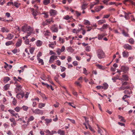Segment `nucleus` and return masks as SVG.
<instances>
[{
    "label": "nucleus",
    "mask_w": 135,
    "mask_h": 135,
    "mask_svg": "<svg viewBox=\"0 0 135 135\" xmlns=\"http://www.w3.org/2000/svg\"><path fill=\"white\" fill-rule=\"evenodd\" d=\"M22 31L25 32L26 35L29 36L33 33V28L27 25H25L22 27Z\"/></svg>",
    "instance_id": "1"
},
{
    "label": "nucleus",
    "mask_w": 135,
    "mask_h": 135,
    "mask_svg": "<svg viewBox=\"0 0 135 135\" xmlns=\"http://www.w3.org/2000/svg\"><path fill=\"white\" fill-rule=\"evenodd\" d=\"M30 94L29 93L26 92L25 94L23 91H21L19 93L17 94L16 97L18 99L23 98L25 97L24 98L25 100L27 99L28 97Z\"/></svg>",
    "instance_id": "2"
},
{
    "label": "nucleus",
    "mask_w": 135,
    "mask_h": 135,
    "mask_svg": "<svg viewBox=\"0 0 135 135\" xmlns=\"http://www.w3.org/2000/svg\"><path fill=\"white\" fill-rule=\"evenodd\" d=\"M97 54L98 57L100 59L103 58L105 57V55L104 52L101 49H99L97 51Z\"/></svg>",
    "instance_id": "3"
},
{
    "label": "nucleus",
    "mask_w": 135,
    "mask_h": 135,
    "mask_svg": "<svg viewBox=\"0 0 135 135\" xmlns=\"http://www.w3.org/2000/svg\"><path fill=\"white\" fill-rule=\"evenodd\" d=\"M122 81V85L119 87V90H124L125 89H128L130 88V86L127 85L128 83L126 81L123 82V81Z\"/></svg>",
    "instance_id": "4"
},
{
    "label": "nucleus",
    "mask_w": 135,
    "mask_h": 135,
    "mask_svg": "<svg viewBox=\"0 0 135 135\" xmlns=\"http://www.w3.org/2000/svg\"><path fill=\"white\" fill-rule=\"evenodd\" d=\"M32 110L33 113L36 114L42 115L43 114V111L41 110L38 109H36L35 110Z\"/></svg>",
    "instance_id": "5"
},
{
    "label": "nucleus",
    "mask_w": 135,
    "mask_h": 135,
    "mask_svg": "<svg viewBox=\"0 0 135 135\" xmlns=\"http://www.w3.org/2000/svg\"><path fill=\"white\" fill-rule=\"evenodd\" d=\"M16 87L15 88L16 92V93H18L19 92L22 91V86L18 84H17L16 85Z\"/></svg>",
    "instance_id": "6"
},
{
    "label": "nucleus",
    "mask_w": 135,
    "mask_h": 135,
    "mask_svg": "<svg viewBox=\"0 0 135 135\" xmlns=\"http://www.w3.org/2000/svg\"><path fill=\"white\" fill-rule=\"evenodd\" d=\"M51 29L53 32H57L58 31L57 26L56 25H52L51 27Z\"/></svg>",
    "instance_id": "7"
},
{
    "label": "nucleus",
    "mask_w": 135,
    "mask_h": 135,
    "mask_svg": "<svg viewBox=\"0 0 135 135\" xmlns=\"http://www.w3.org/2000/svg\"><path fill=\"white\" fill-rule=\"evenodd\" d=\"M121 70L124 73H127L129 70V68L127 66H123L121 67Z\"/></svg>",
    "instance_id": "8"
},
{
    "label": "nucleus",
    "mask_w": 135,
    "mask_h": 135,
    "mask_svg": "<svg viewBox=\"0 0 135 135\" xmlns=\"http://www.w3.org/2000/svg\"><path fill=\"white\" fill-rule=\"evenodd\" d=\"M50 13L51 15L54 16L57 14V11L56 10L51 9L50 11Z\"/></svg>",
    "instance_id": "9"
},
{
    "label": "nucleus",
    "mask_w": 135,
    "mask_h": 135,
    "mask_svg": "<svg viewBox=\"0 0 135 135\" xmlns=\"http://www.w3.org/2000/svg\"><path fill=\"white\" fill-rule=\"evenodd\" d=\"M104 7L102 6H97L95 8V10L96 12H98L100 11Z\"/></svg>",
    "instance_id": "10"
},
{
    "label": "nucleus",
    "mask_w": 135,
    "mask_h": 135,
    "mask_svg": "<svg viewBox=\"0 0 135 135\" xmlns=\"http://www.w3.org/2000/svg\"><path fill=\"white\" fill-rule=\"evenodd\" d=\"M31 11L32 12V14L34 16V18L36 19L37 17H36V16L38 14V12L34 10L33 9H32Z\"/></svg>",
    "instance_id": "11"
},
{
    "label": "nucleus",
    "mask_w": 135,
    "mask_h": 135,
    "mask_svg": "<svg viewBox=\"0 0 135 135\" xmlns=\"http://www.w3.org/2000/svg\"><path fill=\"white\" fill-rule=\"evenodd\" d=\"M42 84L43 85H46L47 88H50L52 90H54V89L52 88V86L51 85H49V84L46 83H45L44 82H42Z\"/></svg>",
    "instance_id": "12"
},
{
    "label": "nucleus",
    "mask_w": 135,
    "mask_h": 135,
    "mask_svg": "<svg viewBox=\"0 0 135 135\" xmlns=\"http://www.w3.org/2000/svg\"><path fill=\"white\" fill-rule=\"evenodd\" d=\"M124 48L127 49L129 50H131L132 49L131 46L128 44L124 45L123 46Z\"/></svg>",
    "instance_id": "13"
},
{
    "label": "nucleus",
    "mask_w": 135,
    "mask_h": 135,
    "mask_svg": "<svg viewBox=\"0 0 135 135\" xmlns=\"http://www.w3.org/2000/svg\"><path fill=\"white\" fill-rule=\"evenodd\" d=\"M42 42L40 40H38L36 43V44L37 47H40L41 46L42 44Z\"/></svg>",
    "instance_id": "14"
},
{
    "label": "nucleus",
    "mask_w": 135,
    "mask_h": 135,
    "mask_svg": "<svg viewBox=\"0 0 135 135\" xmlns=\"http://www.w3.org/2000/svg\"><path fill=\"white\" fill-rule=\"evenodd\" d=\"M10 80V78L8 76H5L3 78V81L5 83H6Z\"/></svg>",
    "instance_id": "15"
},
{
    "label": "nucleus",
    "mask_w": 135,
    "mask_h": 135,
    "mask_svg": "<svg viewBox=\"0 0 135 135\" xmlns=\"http://www.w3.org/2000/svg\"><path fill=\"white\" fill-rule=\"evenodd\" d=\"M123 56L124 57L127 58L129 56V53L127 51H124L122 52Z\"/></svg>",
    "instance_id": "16"
},
{
    "label": "nucleus",
    "mask_w": 135,
    "mask_h": 135,
    "mask_svg": "<svg viewBox=\"0 0 135 135\" xmlns=\"http://www.w3.org/2000/svg\"><path fill=\"white\" fill-rule=\"evenodd\" d=\"M10 86V84H7L5 85L3 87L4 90V91H6L9 89Z\"/></svg>",
    "instance_id": "17"
},
{
    "label": "nucleus",
    "mask_w": 135,
    "mask_h": 135,
    "mask_svg": "<svg viewBox=\"0 0 135 135\" xmlns=\"http://www.w3.org/2000/svg\"><path fill=\"white\" fill-rule=\"evenodd\" d=\"M106 21L105 20H101L99 21H98L97 22L98 24V25H101L104 23H105L106 22Z\"/></svg>",
    "instance_id": "18"
},
{
    "label": "nucleus",
    "mask_w": 135,
    "mask_h": 135,
    "mask_svg": "<svg viewBox=\"0 0 135 135\" xmlns=\"http://www.w3.org/2000/svg\"><path fill=\"white\" fill-rule=\"evenodd\" d=\"M128 80V77L126 75H123L122 76V78L121 79V81L124 80L125 81H127Z\"/></svg>",
    "instance_id": "19"
},
{
    "label": "nucleus",
    "mask_w": 135,
    "mask_h": 135,
    "mask_svg": "<svg viewBox=\"0 0 135 135\" xmlns=\"http://www.w3.org/2000/svg\"><path fill=\"white\" fill-rule=\"evenodd\" d=\"M22 42V41L21 40H18L16 44V47L20 46L21 45Z\"/></svg>",
    "instance_id": "20"
},
{
    "label": "nucleus",
    "mask_w": 135,
    "mask_h": 135,
    "mask_svg": "<svg viewBox=\"0 0 135 135\" xmlns=\"http://www.w3.org/2000/svg\"><path fill=\"white\" fill-rule=\"evenodd\" d=\"M127 89V90H126L124 91V93L125 94H130L132 93V92L131 89Z\"/></svg>",
    "instance_id": "21"
},
{
    "label": "nucleus",
    "mask_w": 135,
    "mask_h": 135,
    "mask_svg": "<svg viewBox=\"0 0 135 135\" xmlns=\"http://www.w3.org/2000/svg\"><path fill=\"white\" fill-rule=\"evenodd\" d=\"M106 35V34L103 33L102 35L98 34V39L99 40H102L103 37Z\"/></svg>",
    "instance_id": "22"
},
{
    "label": "nucleus",
    "mask_w": 135,
    "mask_h": 135,
    "mask_svg": "<svg viewBox=\"0 0 135 135\" xmlns=\"http://www.w3.org/2000/svg\"><path fill=\"white\" fill-rule=\"evenodd\" d=\"M13 35L11 34H9L6 38L9 40H10L12 39L13 37Z\"/></svg>",
    "instance_id": "23"
},
{
    "label": "nucleus",
    "mask_w": 135,
    "mask_h": 135,
    "mask_svg": "<svg viewBox=\"0 0 135 135\" xmlns=\"http://www.w3.org/2000/svg\"><path fill=\"white\" fill-rule=\"evenodd\" d=\"M1 31L3 32H8L9 31V30L6 28L4 27H3L1 28Z\"/></svg>",
    "instance_id": "24"
},
{
    "label": "nucleus",
    "mask_w": 135,
    "mask_h": 135,
    "mask_svg": "<svg viewBox=\"0 0 135 135\" xmlns=\"http://www.w3.org/2000/svg\"><path fill=\"white\" fill-rule=\"evenodd\" d=\"M8 111L9 112H10V113L11 114H12V115H11L12 116H13L14 115H15L16 114L15 113V112L13 110L11 109H9L8 110Z\"/></svg>",
    "instance_id": "25"
},
{
    "label": "nucleus",
    "mask_w": 135,
    "mask_h": 135,
    "mask_svg": "<svg viewBox=\"0 0 135 135\" xmlns=\"http://www.w3.org/2000/svg\"><path fill=\"white\" fill-rule=\"evenodd\" d=\"M50 0H44L43 3L45 5H47L50 3Z\"/></svg>",
    "instance_id": "26"
},
{
    "label": "nucleus",
    "mask_w": 135,
    "mask_h": 135,
    "mask_svg": "<svg viewBox=\"0 0 135 135\" xmlns=\"http://www.w3.org/2000/svg\"><path fill=\"white\" fill-rule=\"evenodd\" d=\"M45 105V104L40 103L39 104L38 107L39 108L41 109L42 108V107H44Z\"/></svg>",
    "instance_id": "27"
},
{
    "label": "nucleus",
    "mask_w": 135,
    "mask_h": 135,
    "mask_svg": "<svg viewBox=\"0 0 135 135\" xmlns=\"http://www.w3.org/2000/svg\"><path fill=\"white\" fill-rule=\"evenodd\" d=\"M124 3H125V2H128L131 3V4L132 5L134 6H135V2H133V1L131 0H124Z\"/></svg>",
    "instance_id": "28"
},
{
    "label": "nucleus",
    "mask_w": 135,
    "mask_h": 135,
    "mask_svg": "<svg viewBox=\"0 0 135 135\" xmlns=\"http://www.w3.org/2000/svg\"><path fill=\"white\" fill-rule=\"evenodd\" d=\"M87 4H84L81 6V9L83 10L85 9L87 7Z\"/></svg>",
    "instance_id": "29"
},
{
    "label": "nucleus",
    "mask_w": 135,
    "mask_h": 135,
    "mask_svg": "<svg viewBox=\"0 0 135 135\" xmlns=\"http://www.w3.org/2000/svg\"><path fill=\"white\" fill-rule=\"evenodd\" d=\"M81 30H82V29H81V28L78 30H76L75 29H74L73 30V32L74 33H78Z\"/></svg>",
    "instance_id": "30"
},
{
    "label": "nucleus",
    "mask_w": 135,
    "mask_h": 135,
    "mask_svg": "<svg viewBox=\"0 0 135 135\" xmlns=\"http://www.w3.org/2000/svg\"><path fill=\"white\" fill-rule=\"evenodd\" d=\"M37 59L38 61V62L39 63L41 64L42 65H44V62L42 59H41L39 58H37Z\"/></svg>",
    "instance_id": "31"
},
{
    "label": "nucleus",
    "mask_w": 135,
    "mask_h": 135,
    "mask_svg": "<svg viewBox=\"0 0 135 135\" xmlns=\"http://www.w3.org/2000/svg\"><path fill=\"white\" fill-rule=\"evenodd\" d=\"M14 5L17 8H18L20 5V4L17 2H15L13 3Z\"/></svg>",
    "instance_id": "32"
},
{
    "label": "nucleus",
    "mask_w": 135,
    "mask_h": 135,
    "mask_svg": "<svg viewBox=\"0 0 135 135\" xmlns=\"http://www.w3.org/2000/svg\"><path fill=\"white\" fill-rule=\"evenodd\" d=\"M57 133L60 134L61 135H64L65 132L64 131H62L60 129L59 130L57 131Z\"/></svg>",
    "instance_id": "33"
},
{
    "label": "nucleus",
    "mask_w": 135,
    "mask_h": 135,
    "mask_svg": "<svg viewBox=\"0 0 135 135\" xmlns=\"http://www.w3.org/2000/svg\"><path fill=\"white\" fill-rule=\"evenodd\" d=\"M103 88L104 89H106L108 88V85L107 83H103Z\"/></svg>",
    "instance_id": "34"
},
{
    "label": "nucleus",
    "mask_w": 135,
    "mask_h": 135,
    "mask_svg": "<svg viewBox=\"0 0 135 135\" xmlns=\"http://www.w3.org/2000/svg\"><path fill=\"white\" fill-rule=\"evenodd\" d=\"M45 132L47 133L46 135H52L51 132L48 129L46 130Z\"/></svg>",
    "instance_id": "35"
},
{
    "label": "nucleus",
    "mask_w": 135,
    "mask_h": 135,
    "mask_svg": "<svg viewBox=\"0 0 135 135\" xmlns=\"http://www.w3.org/2000/svg\"><path fill=\"white\" fill-rule=\"evenodd\" d=\"M102 27L104 29H106L108 28H109V26L107 24H104Z\"/></svg>",
    "instance_id": "36"
},
{
    "label": "nucleus",
    "mask_w": 135,
    "mask_h": 135,
    "mask_svg": "<svg viewBox=\"0 0 135 135\" xmlns=\"http://www.w3.org/2000/svg\"><path fill=\"white\" fill-rule=\"evenodd\" d=\"M46 21L47 23L49 24H51V23H53L54 22V21L52 18L47 20H46Z\"/></svg>",
    "instance_id": "37"
},
{
    "label": "nucleus",
    "mask_w": 135,
    "mask_h": 135,
    "mask_svg": "<svg viewBox=\"0 0 135 135\" xmlns=\"http://www.w3.org/2000/svg\"><path fill=\"white\" fill-rule=\"evenodd\" d=\"M22 109H23V110L25 111H26L28 109V107L25 106V105H23L22 107Z\"/></svg>",
    "instance_id": "38"
},
{
    "label": "nucleus",
    "mask_w": 135,
    "mask_h": 135,
    "mask_svg": "<svg viewBox=\"0 0 135 135\" xmlns=\"http://www.w3.org/2000/svg\"><path fill=\"white\" fill-rule=\"evenodd\" d=\"M45 121H46V123H47L48 124L52 122V120L51 119H45Z\"/></svg>",
    "instance_id": "39"
},
{
    "label": "nucleus",
    "mask_w": 135,
    "mask_h": 135,
    "mask_svg": "<svg viewBox=\"0 0 135 135\" xmlns=\"http://www.w3.org/2000/svg\"><path fill=\"white\" fill-rule=\"evenodd\" d=\"M67 50L68 52H72L74 51L73 49L71 47H69L68 48Z\"/></svg>",
    "instance_id": "40"
},
{
    "label": "nucleus",
    "mask_w": 135,
    "mask_h": 135,
    "mask_svg": "<svg viewBox=\"0 0 135 135\" xmlns=\"http://www.w3.org/2000/svg\"><path fill=\"white\" fill-rule=\"evenodd\" d=\"M59 40L60 41H61V42H60V43L61 44L64 43L65 41V39L64 38H62L60 37L59 38Z\"/></svg>",
    "instance_id": "41"
},
{
    "label": "nucleus",
    "mask_w": 135,
    "mask_h": 135,
    "mask_svg": "<svg viewBox=\"0 0 135 135\" xmlns=\"http://www.w3.org/2000/svg\"><path fill=\"white\" fill-rule=\"evenodd\" d=\"M22 109V108H20L19 107H16L14 109L17 112H18L20 111V109Z\"/></svg>",
    "instance_id": "42"
},
{
    "label": "nucleus",
    "mask_w": 135,
    "mask_h": 135,
    "mask_svg": "<svg viewBox=\"0 0 135 135\" xmlns=\"http://www.w3.org/2000/svg\"><path fill=\"white\" fill-rule=\"evenodd\" d=\"M84 21V24L86 25H90V22L88 20H85Z\"/></svg>",
    "instance_id": "43"
},
{
    "label": "nucleus",
    "mask_w": 135,
    "mask_h": 135,
    "mask_svg": "<svg viewBox=\"0 0 135 135\" xmlns=\"http://www.w3.org/2000/svg\"><path fill=\"white\" fill-rule=\"evenodd\" d=\"M97 131L98 133L100 134V135H103V131L100 128H99V129Z\"/></svg>",
    "instance_id": "44"
},
{
    "label": "nucleus",
    "mask_w": 135,
    "mask_h": 135,
    "mask_svg": "<svg viewBox=\"0 0 135 135\" xmlns=\"http://www.w3.org/2000/svg\"><path fill=\"white\" fill-rule=\"evenodd\" d=\"M71 17H70L68 15H66L64 16L63 17V18L66 20H68L70 19Z\"/></svg>",
    "instance_id": "45"
},
{
    "label": "nucleus",
    "mask_w": 135,
    "mask_h": 135,
    "mask_svg": "<svg viewBox=\"0 0 135 135\" xmlns=\"http://www.w3.org/2000/svg\"><path fill=\"white\" fill-rule=\"evenodd\" d=\"M13 42L11 41H9L6 42L5 44L7 46L9 45L12 44Z\"/></svg>",
    "instance_id": "46"
},
{
    "label": "nucleus",
    "mask_w": 135,
    "mask_h": 135,
    "mask_svg": "<svg viewBox=\"0 0 135 135\" xmlns=\"http://www.w3.org/2000/svg\"><path fill=\"white\" fill-rule=\"evenodd\" d=\"M96 0V2L95 3H94V4H92L91 5V6H90V7H91V8H92L94 6V5L97 4L99 3V0Z\"/></svg>",
    "instance_id": "47"
},
{
    "label": "nucleus",
    "mask_w": 135,
    "mask_h": 135,
    "mask_svg": "<svg viewBox=\"0 0 135 135\" xmlns=\"http://www.w3.org/2000/svg\"><path fill=\"white\" fill-rule=\"evenodd\" d=\"M129 42L131 44H133L134 43V41L132 38H130L129 40Z\"/></svg>",
    "instance_id": "48"
},
{
    "label": "nucleus",
    "mask_w": 135,
    "mask_h": 135,
    "mask_svg": "<svg viewBox=\"0 0 135 135\" xmlns=\"http://www.w3.org/2000/svg\"><path fill=\"white\" fill-rule=\"evenodd\" d=\"M42 14H43L44 15V17L45 18H47L48 16V13L47 12H45L42 13Z\"/></svg>",
    "instance_id": "49"
},
{
    "label": "nucleus",
    "mask_w": 135,
    "mask_h": 135,
    "mask_svg": "<svg viewBox=\"0 0 135 135\" xmlns=\"http://www.w3.org/2000/svg\"><path fill=\"white\" fill-rule=\"evenodd\" d=\"M10 1H12V2H9L7 3V5L8 6H11V5H13L14 4L12 1V0H10Z\"/></svg>",
    "instance_id": "50"
},
{
    "label": "nucleus",
    "mask_w": 135,
    "mask_h": 135,
    "mask_svg": "<svg viewBox=\"0 0 135 135\" xmlns=\"http://www.w3.org/2000/svg\"><path fill=\"white\" fill-rule=\"evenodd\" d=\"M80 82L78 81H76L75 82V84L78 86H79L80 87H81V85L80 84Z\"/></svg>",
    "instance_id": "51"
},
{
    "label": "nucleus",
    "mask_w": 135,
    "mask_h": 135,
    "mask_svg": "<svg viewBox=\"0 0 135 135\" xmlns=\"http://www.w3.org/2000/svg\"><path fill=\"white\" fill-rule=\"evenodd\" d=\"M17 103V100L15 98H14L13 99V101H12L13 104L15 105Z\"/></svg>",
    "instance_id": "52"
},
{
    "label": "nucleus",
    "mask_w": 135,
    "mask_h": 135,
    "mask_svg": "<svg viewBox=\"0 0 135 135\" xmlns=\"http://www.w3.org/2000/svg\"><path fill=\"white\" fill-rule=\"evenodd\" d=\"M56 52L58 55H59L61 53V50H60V49H57L56 50Z\"/></svg>",
    "instance_id": "53"
},
{
    "label": "nucleus",
    "mask_w": 135,
    "mask_h": 135,
    "mask_svg": "<svg viewBox=\"0 0 135 135\" xmlns=\"http://www.w3.org/2000/svg\"><path fill=\"white\" fill-rule=\"evenodd\" d=\"M34 119V117L33 116H31L28 119L29 121H31L33 120Z\"/></svg>",
    "instance_id": "54"
},
{
    "label": "nucleus",
    "mask_w": 135,
    "mask_h": 135,
    "mask_svg": "<svg viewBox=\"0 0 135 135\" xmlns=\"http://www.w3.org/2000/svg\"><path fill=\"white\" fill-rule=\"evenodd\" d=\"M31 100L33 102V101L34 100H37L38 101V102H39V99L38 97L34 98H33L31 99Z\"/></svg>",
    "instance_id": "55"
},
{
    "label": "nucleus",
    "mask_w": 135,
    "mask_h": 135,
    "mask_svg": "<svg viewBox=\"0 0 135 135\" xmlns=\"http://www.w3.org/2000/svg\"><path fill=\"white\" fill-rule=\"evenodd\" d=\"M29 40L27 38L25 41V43L26 45H29Z\"/></svg>",
    "instance_id": "56"
},
{
    "label": "nucleus",
    "mask_w": 135,
    "mask_h": 135,
    "mask_svg": "<svg viewBox=\"0 0 135 135\" xmlns=\"http://www.w3.org/2000/svg\"><path fill=\"white\" fill-rule=\"evenodd\" d=\"M125 15L124 17L126 19H127L129 18L128 14H127L126 12H124Z\"/></svg>",
    "instance_id": "57"
},
{
    "label": "nucleus",
    "mask_w": 135,
    "mask_h": 135,
    "mask_svg": "<svg viewBox=\"0 0 135 135\" xmlns=\"http://www.w3.org/2000/svg\"><path fill=\"white\" fill-rule=\"evenodd\" d=\"M75 13L76 15V16L77 17H79L81 15V13L77 11H75Z\"/></svg>",
    "instance_id": "58"
},
{
    "label": "nucleus",
    "mask_w": 135,
    "mask_h": 135,
    "mask_svg": "<svg viewBox=\"0 0 135 135\" xmlns=\"http://www.w3.org/2000/svg\"><path fill=\"white\" fill-rule=\"evenodd\" d=\"M50 35V32L48 30H47L45 33V36H49Z\"/></svg>",
    "instance_id": "59"
},
{
    "label": "nucleus",
    "mask_w": 135,
    "mask_h": 135,
    "mask_svg": "<svg viewBox=\"0 0 135 135\" xmlns=\"http://www.w3.org/2000/svg\"><path fill=\"white\" fill-rule=\"evenodd\" d=\"M7 133L8 135H13V134L12 131L10 130H8L7 131Z\"/></svg>",
    "instance_id": "60"
},
{
    "label": "nucleus",
    "mask_w": 135,
    "mask_h": 135,
    "mask_svg": "<svg viewBox=\"0 0 135 135\" xmlns=\"http://www.w3.org/2000/svg\"><path fill=\"white\" fill-rule=\"evenodd\" d=\"M129 97V96H128L127 95H124V96L122 98V99L124 100L125 101H126V100H125V99Z\"/></svg>",
    "instance_id": "61"
},
{
    "label": "nucleus",
    "mask_w": 135,
    "mask_h": 135,
    "mask_svg": "<svg viewBox=\"0 0 135 135\" xmlns=\"http://www.w3.org/2000/svg\"><path fill=\"white\" fill-rule=\"evenodd\" d=\"M12 52L14 54H15L17 52L18 49H17L15 48V49L12 50Z\"/></svg>",
    "instance_id": "62"
},
{
    "label": "nucleus",
    "mask_w": 135,
    "mask_h": 135,
    "mask_svg": "<svg viewBox=\"0 0 135 135\" xmlns=\"http://www.w3.org/2000/svg\"><path fill=\"white\" fill-rule=\"evenodd\" d=\"M133 59V58L132 57H129L128 58V62L129 63L130 62H131Z\"/></svg>",
    "instance_id": "63"
},
{
    "label": "nucleus",
    "mask_w": 135,
    "mask_h": 135,
    "mask_svg": "<svg viewBox=\"0 0 135 135\" xmlns=\"http://www.w3.org/2000/svg\"><path fill=\"white\" fill-rule=\"evenodd\" d=\"M90 47L89 46H87L86 47L85 50L87 51H89L90 50Z\"/></svg>",
    "instance_id": "64"
}]
</instances>
